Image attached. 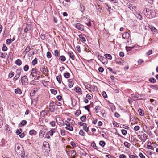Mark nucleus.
Wrapping results in <instances>:
<instances>
[{"mask_svg":"<svg viewBox=\"0 0 158 158\" xmlns=\"http://www.w3.org/2000/svg\"><path fill=\"white\" fill-rule=\"evenodd\" d=\"M12 42V41L11 39H8L6 40V44H7L9 45Z\"/></svg>","mask_w":158,"mask_h":158,"instance_id":"nucleus-59","label":"nucleus"},{"mask_svg":"<svg viewBox=\"0 0 158 158\" xmlns=\"http://www.w3.org/2000/svg\"><path fill=\"white\" fill-rule=\"evenodd\" d=\"M14 75V73L13 72H10L9 74V77L11 78Z\"/></svg>","mask_w":158,"mask_h":158,"instance_id":"nucleus-63","label":"nucleus"},{"mask_svg":"<svg viewBox=\"0 0 158 158\" xmlns=\"http://www.w3.org/2000/svg\"><path fill=\"white\" fill-rule=\"evenodd\" d=\"M81 113V111L80 110H76V113L75 114L77 116H79Z\"/></svg>","mask_w":158,"mask_h":158,"instance_id":"nucleus-39","label":"nucleus"},{"mask_svg":"<svg viewBox=\"0 0 158 158\" xmlns=\"http://www.w3.org/2000/svg\"><path fill=\"white\" fill-rule=\"evenodd\" d=\"M105 57L106 58V59H108L109 60H111L112 57L110 54H106L104 55Z\"/></svg>","mask_w":158,"mask_h":158,"instance_id":"nucleus-21","label":"nucleus"},{"mask_svg":"<svg viewBox=\"0 0 158 158\" xmlns=\"http://www.w3.org/2000/svg\"><path fill=\"white\" fill-rule=\"evenodd\" d=\"M143 94H139L138 93H136L135 94V98L136 100H142V99L141 98V97L143 95Z\"/></svg>","mask_w":158,"mask_h":158,"instance_id":"nucleus-11","label":"nucleus"},{"mask_svg":"<svg viewBox=\"0 0 158 158\" xmlns=\"http://www.w3.org/2000/svg\"><path fill=\"white\" fill-rule=\"evenodd\" d=\"M90 105H87V106H85L84 108H85V109L87 110L89 112H90V110L89 108H90Z\"/></svg>","mask_w":158,"mask_h":158,"instance_id":"nucleus-48","label":"nucleus"},{"mask_svg":"<svg viewBox=\"0 0 158 158\" xmlns=\"http://www.w3.org/2000/svg\"><path fill=\"white\" fill-rule=\"evenodd\" d=\"M15 64L18 65L20 66L22 64V62L20 59H18L15 61Z\"/></svg>","mask_w":158,"mask_h":158,"instance_id":"nucleus-26","label":"nucleus"},{"mask_svg":"<svg viewBox=\"0 0 158 158\" xmlns=\"http://www.w3.org/2000/svg\"><path fill=\"white\" fill-rule=\"evenodd\" d=\"M7 50V48L5 44H3L2 48V50L4 51H6Z\"/></svg>","mask_w":158,"mask_h":158,"instance_id":"nucleus-43","label":"nucleus"},{"mask_svg":"<svg viewBox=\"0 0 158 158\" xmlns=\"http://www.w3.org/2000/svg\"><path fill=\"white\" fill-rule=\"evenodd\" d=\"M20 75V72H17V74L15 75V76L13 78V80L14 81H16L17 80L18 78L19 77Z\"/></svg>","mask_w":158,"mask_h":158,"instance_id":"nucleus-19","label":"nucleus"},{"mask_svg":"<svg viewBox=\"0 0 158 158\" xmlns=\"http://www.w3.org/2000/svg\"><path fill=\"white\" fill-rule=\"evenodd\" d=\"M6 54H5V53H2L0 52V56L2 58H4L6 57Z\"/></svg>","mask_w":158,"mask_h":158,"instance_id":"nucleus-62","label":"nucleus"},{"mask_svg":"<svg viewBox=\"0 0 158 158\" xmlns=\"http://www.w3.org/2000/svg\"><path fill=\"white\" fill-rule=\"evenodd\" d=\"M99 144L102 147H103L105 145L106 143L105 142L103 141H100L99 142Z\"/></svg>","mask_w":158,"mask_h":158,"instance_id":"nucleus-37","label":"nucleus"},{"mask_svg":"<svg viewBox=\"0 0 158 158\" xmlns=\"http://www.w3.org/2000/svg\"><path fill=\"white\" fill-rule=\"evenodd\" d=\"M31 49L30 47L28 46L26 48L25 50L24 51V52H25L26 53H27L30 51Z\"/></svg>","mask_w":158,"mask_h":158,"instance_id":"nucleus-41","label":"nucleus"},{"mask_svg":"<svg viewBox=\"0 0 158 158\" xmlns=\"http://www.w3.org/2000/svg\"><path fill=\"white\" fill-rule=\"evenodd\" d=\"M122 38L125 39H128L130 37L129 34L127 32H125L122 34Z\"/></svg>","mask_w":158,"mask_h":158,"instance_id":"nucleus-12","label":"nucleus"},{"mask_svg":"<svg viewBox=\"0 0 158 158\" xmlns=\"http://www.w3.org/2000/svg\"><path fill=\"white\" fill-rule=\"evenodd\" d=\"M124 144L126 147L128 148H129L131 146V144L127 142H124Z\"/></svg>","mask_w":158,"mask_h":158,"instance_id":"nucleus-45","label":"nucleus"},{"mask_svg":"<svg viewBox=\"0 0 158 158\" xmlns=\"http://www.w3.org/2000/svg\"><path fill=\"white\" fill-rule=\"evenodd\" d=\"M29 69V67L27 65H26L23 67V70L25 71H27Z\"/></svg>","mask_w":158,"mask_h":158,"instance_id":"nucleus-44","label":"nucleus"},{"mask_svg":"<svg viewBox=\"0 0 158 158\" xmlns=\"http://www.w3.org/2000/svg\"><path fill=\"white\" fill-rule=\"evenodd\" d=\"M96 7V9L99 11L101 12L102 9L100 7V6L99 5L98 6H95Z\"/></svg>","mask_w":158,"mask_h":158,"instance_id":"nucleus-58","label":"nucleus"},{"mask_svg":"<svg viewBox=\"0 0 158 158\" xmlns=\"http://www.w3.org/2000/svg\"><path fill=\"white\" fill-rule=\"evenodd\" d=\"M127 5L129 7V8L130 9V10H131V8L133 9V6L132 5V4L129 3H127Z\"/></svg>","mask_w":158,"mask_h":158,"instance_id":"nucleus-61","label":"nucleus"},{"mask_svg":"<svg viewBox=\"0 0 158 158\" xmlns=\"http://www.w3.org/2000/svg\"><path fill=\"white\" fill-rule=\"evenodd\" d=\"M60 60L62 62H64L66 60V58L63 55H62L60 56Z\"/></svg>","mask_w":158,"mask_h":158,"instance_id":"nucleus-38","label":"nucleus"},{"mask_svg":"<svg viewBox=\"0 0 158 158\" xmlns=\"http://www.w3.org/2000/svg\"><path fill=\"white\" fill-rule=\"evenodd\" d=\"M37 132L34 130H31L29 131V134L31 135H35Z\"/></svg>","mask_w":158,"mask_h":158,"instance_id":"nucleus-16","label":"nucleus"},{"mask_svg":"<svg viewBox=\"0 0 158 158\" xmlns=\"http://www.w3.org/2000/svg\"><path fill=\"white\" fill-rule=\"evenodd\" d=\"M42 148L43 150H45L46 152H49L50 151V146L48 143V142L46 141L44 142Z\"/></svg>","mask_w":158,"mask_h":158,"instance_id":"nucleus-1","label":"nucleus"},{"mask_svg":"<svg viewBox=\"0 0 158 158\" xmlns=\"http://www.w3.org/2000/svg\"><path fill=\"white\" fill-rule=\"evenodd\" d=\"M38 73L37 69L36 68H34L32 69L31 70V72L30 76H31V75H35V74L36 75V73Z\"/></svg>","mask_w":158,"mask_h":158,"instance_id":"nucleus-10","label":"nucleus"},{"mask_svg":"<svg viewBox=\"0 0 158 158\" xmlns=\"http://www.w3.org/2000/svg\"><path fill=\"white\" fill-rule=\"evenodd\" d=\"M38 59L36 58H35L34 60H33L32 62V64L33 65H35L37 63Z\"/></svg>","mask_w":158,"mask_h":158,"instance_id":"nucleus-28","label":"nucleus"},{"mask_svg":"<svg viewBox=\"0 0 158 158\" xmlns=\"http://www.w3.org/2000/svg\"><path fill=\"white\" fill-rule=\"evenodd\" d=\"M105 6L106 7H107V9H108V10L111 9V7L108 4V3H106L105 4Z\"/></svg>","mask_w":158,"mask_h":158,"instance_id":"nucleus-55","label":"nucleus"},{"mask_svg":"<svg viewBox=\"0 0 158 158\" xmlns=\"http://www.w3.org/2000/svg\"><path fill=\"white\" fill-rule=\"evenodd\" d=\"M56 79L59 84L61 83V75L57 76L56 77Z\"/></svg>","mask_w":158,"mask_h":158,"instance_id":"nucleus-24","label":"nucleus"},{"mask_svg":"<svg viewBox=\"0 0 158 158\" xmlns=\"http://www.w3.org/2000/svg\"><path fill=\"white\" fill-rule=\"evenodd\" d=\"M143 11L144 14L146 15V14L148 13L149 12L151 11V10L149 9L145 8L144 9Z\"/></svg>","mask_w":158,"mask_h":158,"instance_id":"nucleus-29","label":"nucleus"},{"mask_svg":"<svg viewBox=\"0 0 158 158\" xmlns=\"http://www.w3.org/2000/svg\"><path fill=\"white\" fill-rule=\"evenodd\" d=\"M47 67L45 66H44L42 67V69L43 70L42 72L43 73H45L46 72V69Z\"/></svg>","mask_w":158,"mask_h":158,"instance_id":"nucleus-52","label":"nucleus"},{"mask_svg":"<svg viewBox=\"0 0 158 158\" xmlns=\"http://www.w3.org/2000/svg\"><path fill=\"white\" fill-rule=\"evenodd\" d=\"M83 129L87 132H88L89 131V129L88 127H87V124L86 123L85 124L83 127Z\"/></svg>","mask_w":158,"mask_h":158,"instance_id":"nucleus-32","label":"nucleus"},{"mask_svg":"<svg viewBox=\"0 0 158 158\" xmlns=\"http://www.w3.org/2000/svg\"><path fill=\"white\" fill-rule=\"evenodd\" d=\"M50 91L51 93L54 95L56 94L57 93V91L56 90L54 89H51L50 90Z\"/></svg>","mask_w":158,"mask_h":158,"instance_id":"nucleus-46","label":"nucleus"},{"mask_svg":"<svg viewBox=\"0 0 158 158\" xmlns=\"http://www.w3.org/2000/svg\"><path fill=\"white\" fill-rule=\"evenodd\" d=\"M151 11L146 14V16L148 18H153L155 17V11L153 10H151Z\"/></svg>","mask_w":158,"mask_h":158,"instance_id":"nucleus-4","label":"nucleus"},{"mask_svg":"<svg viewBox=\"0 0 158 158\" xmlns=\"http://www.w3.org/2000/svg\"><path fill=\"white\" fill-rule=\"evenodd\" d=\"M102 95L105 98H106L107 97V95L105 91H103L102 93Z\"/></svg>","mask_w":158,"mask_h":158,"instance_id":"nucleus-57","label":"nucleus"},{"mask_svg":"<svg viewBox=\"0 0 158 158\" xmlns=\"http://www.w3.org/2000/svg\"><path fill=\"white\" fill-rule=\"evenodd\" d=\"M68 81L69 82L68 86L70 88L72 87L73 86L74 84L73 82H72L71 79L69 80H68Z\"/></svg>","mask_w":158,"mask_h":158,"instance_id":"nucleus-22","label":"nucleus"},{"mask_svg":"<svg viewBox=\"0 0 158 158\" xmlns=\"http://www.w3.org/2000/svg\"><path fill=\"white\" fill-rule=\"evenodd\" d=\"M74 90L76 93H78L79 94H81L82 93L81 89L79 87H76Z\"/></svg>","mask_w":158,"mask_h":158,"instance_id":"nucleus-13","label":"nucleus"},{"mask_svg":"<svg viewBox=\"0 0 158 158\" xmlns=\"http://www.w3.org/2000/svg\"><path fill=\"white\" fill-rule=\"evenodd\" d=\"M47 56L48 58H50L51 57V54L50 52H48L47 53Z\"/></svg>","mask_w":158,"mask_h":158,"instance_id":"nucleus-53","label":"nucleus"},{"mask_svg":"<svg viewBox=\"0 0 158 158\" xmlns=\"http://www.w3.org/2000/svg\"><path fill=\"white\" fill-rule=\"evenodd\" d=\"M122 134L124 135H125L127 134V131L124 129H123L121 130Z\"/></svg>","mask_w":158,"mask_h":158,"instance_id":"nucleus-51","label":"nucleus"},{"mask_svg":"<svg viewBox=\"0 0 158 158\" xmlns=\"http://www.w3.org/2000/svg\"><path fill=\"white\" fill-rule=\"evenodd\" d=\"M68 55L69 57L72 60L74 59V55L72 52H69Z\"/></svg>","mask_w":158,"mask_h":158,"instance_id":"nucleus-20","label":"nucleus"},{"mask_svg":"<svg viewBox=\"0 0 158 158\" xmlns=\"http://www.w3.org/2000/svg\"><path fill=\"white\" fill-rule=\"evenodd\" d=\"M100 108V107L99 106H95V111L97 113H98V110H99Z\"/></svg>","mask_w":158,"mask_h":158,"instance_id":"nucleus-54","label":"nucleus"},{"mask_svg":"<svg viewBox=\"0 0 158 158\" xmlns=\"http://www.w3.org/2000/svg\"><path fill=\"white\" fill-rule=\"evenodd\" d=\"M64 76L66 78H69L70 77V74L68 72H66L64 74Z\"/></svg>","mask_w":158,"mask_h":158,"instance_id":"nucleus-27","label":"nucleus"},{"mask_svg":"<svg viewBox=\"0 0 158 158\" xmlns=\"http://www.w3.org/2000/svg\"><path fill=\"white\" fill-rule=\"evenodd\" d=\"M149 86L152 89L158 90V86L157 85H149Z\"/></svg>","mask_w":158,"mask_h":158,"instance_id":"nucleus-17","label":"nucleus"},{"mask_svg":"<svg viewBox=\"0 0 158 158\" xmlns=\"http://www.w3.org/2000/svg\"><path fill=\"white\" fill-rule=\"evenodd\" d=\"M83 35L85 36V35L80 34L79 35V37L83 41L85 42L86 41V39L85 37L83 36Z\"/></svg>","mask_w":158,"mask_h":158,"instance_id":"nucleus-23","label":"nucleus"},{"mask_svg":"<svg viewBox=\"0 0 158 158\" xmlns=\"http://www.w3.org/2000/svg\"><path fill=\"white\" fill-rule=\"evenodd\" d=\"M27 121L25 120H22L20 123L19 124V127H21L22 126L25 125L27 123Z\"/></svg>","mask_w":158,"mask_h":158,"instance_id":"nucleus-14","label":"nucleus"},{"mask_svg":"<svg viewBox=\"0 0 158 158\" xmlns=\"http://www.w3.org/2000/svg\"><path fill=\"white\" fill-rule=\"evenodd\" d=\"M31 29V24H27L26 27L24 29V32L25 33H27V31H30Z\"/></svg>","mask_w":158,"mask_h":158,"instance_id":"nucleus-8","label":"nucleus"},{"mask_svg":"<svg viewBox=\"0 0 158 158\" xmlns=\"http://www.w3.org/2000/svg\"><path fill=\"white\" fill-rule=\"evenodd\" d=\"M59 52L58 50H56L54 51V55L56 57H58L59 56Z\"/></svg>","mask_w":158,"mask_h":158,"instance_id":"nucleus-50","label":"nucleus"},{"mask_svg":"<svg viewBox=\"0 0 158 158\" xmlns=\"http://www.w3.org/2000/svg\"><path fill=\"white\" fill-rule=\"evenodd\" d=\"M149 81L152 83H155L156 82V80L154 78H151L149 79Z\"/></svg>","mask_w":158,"mask_h":158,"instance_id":"nucleus-36","label":"nucleus"},{"mask_svg":"<svg viewBox=\"0 0 158 158\" xmlns=\"http://www.w3.org/2000/svg\"><path fill=\"white\" fill-rule=\"evenodd\" d=\"M56 104V103H55L54 102H52L50 103L49 109L50 111L52 112H54Z\"/></svg>","mask_w":158,"mask_h":158,"instance_id":"nucleus-2","label":"nucleus"},{"mask_svg":"<svg viewBox=\"0 0 158 158\" xmlns=\"http://www.w3.org/2000/svg\"><path fill=\"white\" fill-rule=\"evenodd\" d=\"M129 156L130 158H138V156H137L134 155L130 154L129 155Z\"/></svg>","mask_w":158,"mask_h":158,"instance_id":"nucleus-47","label":"nucleus"},{"mask_svg":"<svg viewBox=\"0 0 158 158\" xmlns=\"http://www.w3.org/2000/svg\"><path fill=\"white\" fill-rule=\"evenodd\" d=\"M49 134L51 136H52L54 134V133H55V131L52 129L51 130L49 131H48Z\"/></svg>","mask_w":158,"mask_h":158,"instance_id":"nucleus-40","label":"nucleus"},{"mask_svg":"<svg viewBox=\"0 0 158 158\" xmlns=\"http://www.w3.org/2000/svg\"><path fill=\"white\" fill-rule=\"evenodd\" d=\"M69 152L71 153V155H75L76 153V151L74 150H71Z\"/></svg>","mask_w":158,"mask_h":158,"instance_id":"nucleus-64","label":"nucleus"},{"mask_svg":"<svg viewBox=\"0 0 158 158\" xmlns=\"http://www.w3.org/2000/svg\"><path fill=\"white\" fill-rule=\"evenodd\" d=\"M63 5L66 6H69L70 4V0H64L62 2Z\"/></svg>","mask_w":158,"mask_h":158,"instance_id":"nucleus-9","label":"nucleus"},{"mask_svg":"<svg viewBox=\"0 0 158 158\" xmlns=\"http://www.w3.org/2000/svg\"><path fill=\"white\" fill-rule=\"evenodd\" d=\"M22 131V130L21 128H19L16 130V134L17 135L20 134Z\"/></svg>","mask_w":158,"mask_h":158,"instance_id":"nucleus-42","label":"nucleus"},{"mask_svg":"<svg viewBox=\"0 0 158 158\" xmlns=\"http://www.w3.org/2000/svg\"><path fill=\"white\" fill-rule=\"evenodd\" d=\"M21 81L23 85H27L28 84V79L26 75L21 77Z\"/></svg>","mask_w":158,"mask_h":158,"instance_id":"nucleus-3","label":"nucleus"},{"mask_svg":"<svg viewBox=\"0 0 158 158\" xmlns=\"http://www.w3.org/2000/svg\"><path fill=\"white\" fill-rule=\"evenodd\" d=\"M85 10V7L83 5L80 3V5L79 10L82 12H83Z\"/></svg>","mask_w":158,"mask_h":158,"instance_id":"nucleus-15","label":"nucleus"},{"mask_svg":"<svg viewBox=\"0 0 158 158\" xmlns=\"http://www.w3.org/2000/svg\"><path fill=\"white\" fill-rule=\"evenodd\" d=\"M75 27L81 31H83L84 30V26L83 25L80 23L75 24Z\"/></svg>","mask_w":158,"mask_h":158,"instance_id":"nucleus-5","label":"nucleus"},{"mask_svg":"<svg viewBox=\"0 0 158 158\" xmlns=\"http://www.w3.org/2000/svg\"><path fill=\"white\" fill-rule=\"evenodd\" d=\"M35 92H36V91H35V89L32 90L31 91L30 93V96L31 97H33L34 96V95L35 94Z\"/></svg>","mask_w":158,"mask_h":158,"instance_id":"nucleus-31","label":"nucleus"},{"mask_svg":"<svg viewBox=\"0 0 158 158\" xmlns=\"http://www.w3.org/2000/svg\"><path fill=\"white\" fill-rule=\"evenodd\" d=\"M91 146H92L94 148V149H97V150H98V147H97V146H96V143H95L94 142H93L91 143Z\"/></svg>","mask_w":158,"mask_h":158,"instance_id":"nucleus-30","label":"nucleus"},{"mask_svg":"<svg viewBox=\"0 0 158 158\" xmlns=\"http://www.w3.org/2000/svg\"><path fill=\"white\" fill-rule=\"evenodd\" d=\"M16 145L15 146V151L18 154H22L23 148L20 147L18 146L16 147Z\"/></svg>","mask_w":158,"mask_h":158,"instance_id":"nucleus-7","label":"nucleus"},{"mask_svg":"<svg viewBox=\"0 0 158 158\" xmlns=\"http://www.w3.org/2000/svg\"><path fill=\"white\" fill-rule=\"evenodd\" d=\"M138 111L140 115L143 116L144 115V111L143 110L141 109H138Z\"/></svg>","mask_w":158,"mask_h":158,"instance_id":"nucleus-25","label":"nucleus"},{"mask_svg":"<svg viewBox=\"0 0 158 158\" xmlns=\"http://www.w3.org/2000/svg\"><path fill=\"white\" fill-rule=\"evenodd\" d=\"M100 61H101L103 64H107L108 62L107 60L106 59L105 57H103V58L101 59V60H100Z\"/></svg>","mask_w":158,"mask_h":158,"instance_id":"nucleus-18","label":"nucleus"},{"mask_svg":"<svg viewBox=\"0 0 158 158\" xmlns=\"http://www.w3.org/2000/svg\"><path fill=\"white\" fill-rule=\"evenodd\" d=\"M136 16L137 18L140 20H141L142 19L141 15L139 13L137 14Z\"/></svg>","mask_w":158,"mask_h":158,"instance_id":"nucleus-56","label":"nucleus"},{"mask_svg":"<svg viewBox=\"0 0 158 158\" xmlns=\"http://www.w3.org/2000/svg\"><path fill=\"white\" fill-rule=\"evenodd\" d=\"M150 28L151 30L153 32H155L156 31V29L154 27L151 26L150 27Z\"/></svg>","mask_w":158,"mask_h":158,"instance_id":"nucleus-60","label":"nucleus"},{"mask_svg":"<svg viewBox=\"0 0 158 158\" xmlns=\"http://www.w3.org/2000/svg\"><path fill=\"white\" fill-rule=\"evenodd\" d=\"M66 125L65 127L66 129L72 131L73 130V128L72 127L70 126V123L68 122L67 121H65L64 123Z\"/></svg>","mask_w":158,"mask_h":158,"instance_id":"nucleus-6","label":"nucleus"},{"mask_svg":"<svg viewBox=\"0 0 158 158\" xmlns=\"http://www.w3.org/2000/svg\"><path fill=\"white\" fill-rule=\"evenodd\" d=\"M134 46H133L132 47H131L126 46L125 47V48L127 52H128V51H131L133 48H134Z\"/></svg>","mask_w":158,"mask_h":158,"instance_id":"nucleus-33","label":"nucleus"},{"mask_svg":"<svg viewBox=\"0 0 158 158\" xmlns=\"http://www.w3.org/2000/svg\"><path fill=\"white\" fill-rule=\"evenodd\" d=\"M86 116L84 115L80 118V119L82 122H85L86 120Z\"/></svg>","mask_w":158,"mask_h":158,"instance_id":"nucleus-35","label":"nucleus"},{"mask_svg":"<svg viewBox=\"0 0 158 158\" xmlns=\"http://www.w3.org/2000/svg\"><path fill=\"white\" fill-rule=\"evenodd\" d=\"M15 92L19 94H20L22 93L21 90L19 88L16 89L15 90Z\"/></svg>","mask_w":158,"mask_h":158,"instance_id":"nucleus-34","label":"nucleus"},{"mask_svg":"<svg viewBox=\"0 0 158 158\" xmlns=\"http://www.w3.org/2000/svg\"><path fill=\"white\" fill-rule=\"evenodd\" d=\"M131 141L136 142L137 141L136 138L134 137H131Z\"/></svg>","mask_w":158,"mask_h":158,"instance_id":"nucleus-49","label":"nucleus"}]
</instances>
